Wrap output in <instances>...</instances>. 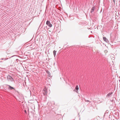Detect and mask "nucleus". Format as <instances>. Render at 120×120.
I'll return each mask as SVG.
<instances>
[{
    "instance_id": "1",
    "label": "nucleus",
    "mask_w": 120,
    "mask_h": 120,
    "mask_svg": "<svg viewBox=\"0 0 120 120\" xmlns=\"http://www.w3.org/2000/svg\"><path fill=\"white\" fill-rule=\"evenodd\" d=\"M7 78L8 81H13V79L10 75H8L7 76Z\"/></svg>"
},
{
    "instance_id": "2",
    "label": "nucleus",
    "mask_w": 120,
    "mask_h": 120,
    "mask_svg": "<svg viewBox=\"0 0 120 120\" xmlns=\"http://www.w3.org/2000/svg\"><path fill=\"white\" fill-rule=\"evenodd\" d=\"M46 24L48 26L50 27H51L52 26V24L49 21H47L46 22Z\"/></svg>"
},
{
    "instance_id": "3",
    "label": "nucleus",
    "mask_w": 120,
    "mask_h": 120,
    "mask_svg": "<svg viewBox=\"0 0 120 120\" xmlns=\"http://www.w3.org/2000/svg\"><path fill=\"white\" fill-rule=\"evenodd\" d=\"M6 85L8 86V90H12V89H14V90H15V88H13V87H11L10 86L8 85Z\"/></svg>"
},
{
    "instance_id": "4",
    "label": "nucleus",
    "mask_w": 120,
    "mask_h": 120,
    "mask_svg": "<svg viewBox=\"0 0 120 120\" xmlns=\"http://www.w3.org/2000/svg\"><path fill=\"white\" fill-rule=\"evenodd\" d=\"M103 39L104 41L106 42L107 43H109V40L106 38L105 37H103Z\"/></svg>"
},
{
    "instance_id": "5",
    "label": "nucleus",
    "mask_w": 120,
    "mask_h": 120,
    "mask_svg": "<svg viewBox=\"0 0 120 120\" xmlns=\"http://www.w3.org/2000/svg\"><path fill=\"white\" fill-rule=\"evenodd\" d=\"M112 93H113L112 92H111V93H109L107 95L106 97H111V95L112 94Z\"/></svg>"
},
{
    "instance_id": "6",
    "label": "nucleus",
    "mask_w": 120,
    "mask_h": 120,
    "mask_svg": "<svg viewBox=\"0 0 120 120\" xmlns=\"http://www.w3.org/2000/svg\"><path fill=\"white\" fill-rule=\"evenodd\" d=\"M44 94L45 95L47 94V91L46 90H44L43 92Z\"/></svg>"
},
{
    "instance_id": "7",
    "label": "nucleus",
    "mask_w": 120,
    "mask_h": 120,
    "mask_svg": "<svg viewBox=\"0 0 120 120\" xmlns=\"http://www.w3.org/2000/svg\"><path fill=\"white\" fill-rule=\"evenodd\" d=\"M79 88L78 86V85H77L76 86L75 88V89L76 90H77L76 91L77 92V91L79 90Z\"/></svg>"
},
{
    "instance_id": "8",
    "label": "nucleus",
    "mask_w": 120,
    "mask_h": 120,
    "mask_svg": "<svg viewBox=\"0 0 120 120\" xmlns=\"http://www.w3.org/2000/svg\"><path fill=\"white\" fill-rule=\"evenodd\" d=\"M94 9H95L94 7H92V8L91 9V13H92L94 12Z\"/></svg>"
},
{
    "instance_id": "9",
    "label": "nucleus",
    "mask_w": 120,
    "mask_h": 120,
    "mask_svg": "<svg viewBox=\"0 0 120 120\" xmlns=\"http://www.w3.org/2000/svg\"><path fill=\"white\" fill-rule=\"evenodd\" d=\"M53 53L54 57H55L56 55V52L55 50H54L53 51Z\"/></svg>"
},
{
    "instance_id": "10",
    "label": "nucleus",
    "mask_w": 120,
    "mask_h": 120,
    "mask_svg": "<svg viewBox=\"0 0 120 120\" xmlns=\"http://www.w3.org/2000/svg\"><path fill=\"white\" fill-rule=\"evenodd\" d=\"M49 76L50 77L51 76V74L49 71L47 72Z\"/></svg>"
},
{
    "instance_id": "11",
    "label": "nucleus",
    "mask_w": 120,
    "mask_h": 120,
    "mask_svg": "<svg viewBox=\"0 0 120 120\" xmlns=\"http://www.w3.org/2000/svg\"><path fill=\"white\" fill-rule=\"evenodd\" d=\"M108 110H107L105 112V114H106V113H108Z\"/></svg>"
},
{
    "instance_id": "12",
    "label": "nucleus",
    "mask_w": 120,
    "mask_h": 120,
    "mask_svg": "<svg viewBox=\"0 0 120 120\" xmlns=\"http://www.w3.org/2000/svg\"><path fill=\"white\" fill-rule=\"evenodd\" d=\"M85 101L86 102H89V101L88 100H85Z\"/></svg>"
},
{
    "instance_id": "13",
    "label": "nucleus",
    "mask_w": 120,
    "mask_h": 120,
    "mask_svg": "<svg viewBox=\"0 0 120 120\" xmlns=\"http://www.w3.org/2000/svg\"><path fill=\"white\" fill-rule=\"evenodd\" d=\"M113 2H114V4H115V0H113Z\"/></svg>"
},
{
    "instance_id": "14",
    "label": "nucleus",
    "mask_w": 120,
    "mask_h": 120,
    "mask_svg": "<svg viewBox=\"0 0 120 120\" xmlns=\"http://www.w3.org/2000/svg\"><path fill=\"white\" fill-rule=\"evenodd\" d=\"M1 60H3L4 59V60H5V59H3V58H2L1 59Z\"/></svg>"
},
{
    "instance_id": "15",
    "label": "nucleus",
    "mask_w": 120,
    "mask_h": 120,
    "mask_svg": "<svg viewBox=\"0 0 120 120\" xmlns=\"http://www.w3.org/2000/svg\"><path fill=\"white\" fill-rule=\"evenodd\" d=\"M91 28H90L89 29H90L91 30Z\"/></svg>"
}]
</instances>
